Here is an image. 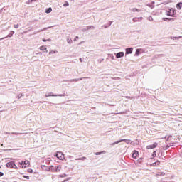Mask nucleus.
<instances>
[{"label": "nucleus", "instance_id": "nucleus-28", "mask_svg": "<svg viewBox=\"0 0 182 182\" xmlns=\"http://www.w3.org/2000/svg\"><path fill=\"white\" fill-rule=\"evenodd\" d=\"M170 147H173V144H169L166 145V146H165L164 150H168V149H170Z\"/></svg>", "mask_w": 182, "mask_h": 182}, {"label": "nucleus", "instance_id": "nucleus-57", "mask_svg": "<svg viewBox=\"0 0 182 182\" xmlns=\"http://www.w3.org/2000/svg\"><path fill=\"white\" fill-rule=\"evenodd\" d=\"M80 62H83V60L82 58L79 59Z\"/></svg>", "mask_w": 182, "mask_h": 182}, {"label": "nucleus", "instance_id": "nucleus-56", "mask_svg": "<svg viewBox=\"0 0 182 182\" xmlns=\"http://www.w3.org/2000/svg\"><path fill=\"white\" fill-rule=\"evenodd\" d=\"M50 41H52V39L50 38L47 39V42H50Z\"/></svg>", "mask_w": 182, "mask_h": 182}, {"label": "nucleus", "instance_id": "nucleus-11", "mask_svg": "<svg viewBox=\"0 0 182 182\" xmlns=\"http://www.w3.org/2000/svg\"><path fill=\"white\" fill-rule=\"evenodd\" d=\"M116 59H120V58L124 57V52L121 51L117 53H114Z\"/></svg>", "mask_w": 182, "mask_h": 182}, {"label": "nucleus", "instance_id": "nucleus-15", "mask_svg": "<svg viewBox=\"0 0 182 182\" xmlns=\"http://www.w3.org/2000/svg\"><path fill=\"white\" fill-rule=\"evenodd\" d=\"M46 97H58V95L54 94L53 92H47L45 95Z\"/></svg>", "mask_w": 182, "mask_h": 182}, {"label": "nucleus", "instance_id": "nucleus-21", "mask_svg": "<svg viewBox=\"0 0 182 182\" xmlns=\"http://www.w3.org/2000/svg\"><path fill=\"white\" fill-rule=\"evenodd\" d=\"M106 153V151H99V152H95L94 154L95 156H100V154H105Z\"/></svg>", "mask_w": 182, "mask_h": 182}, {"label": "nucleus", "instance_id": "nucleus-18", "mask_svg": "<svg viewBox=\"0 0 182 182\" xmlns=\"http://www.w3.org/2000/svg\"><path fill=\"white\" fill-rule=\"evenodd\" d=\"M151 167H157V166H160V161L156 160V161L150 164Z\"/></svg>", "mask_w": 182, "mask_h": 182}, {"label": "nucleus", "instance_id": "nucleus-62", "mask_svg": "<svg viewBox=\"0 0 182 182\" xmlns=\"http://www.w3.org/2000/svg\"><path fill=\"white\" fill-rule=\"evenodd\" d=\"M158 156H160V154H158Z\"/></svg>", "mask_w": 182, "mask_h": 182}, {"label": "nucleus", "instance_id": "nucleus-36", "mask_svg": "<svg viewBox=\"0 0 182 182\" xmlns=\"http://www.w3.org/2000/svg\"><path fill=\"white\" fill-rule=\"evenodd\" d=\"M79 80H83V77L75 78V79L73 80V82H79Z\"/></svg>", "mask_w": 182, "mask_h": 182}, {"label": "nucleus", "instance_id": "nucleus-52", "mask_svg": "<svg viewBox=\"0 0 182 182\" xmlns=\"http://www.w3.org/2000/svg\"><path fill=\"white\" fill-rule=\"evenodd\" d=\"M70 178H68L63 180L62 182H67V181H69Z\"/></svg>", "mask_w": 182, "mask_h": 182}, {"label": "nucleus", "instance_id": "nucleus-53", "mask_svg": "<svg viewBox=\"0 0 182 182\" xmlns=\"http://www.w3.org/2000/svg\"><path fill=\"white\" fill-rule=\"evenodd\" d=\"M87 31V27L82 28V32H86Z\"/></svg>", "mask_w": 182, "mask_h": 182}, {"label": "nucleus", "instance_id": "nucleus-55", "mask_svg": "<svg viewBox=\"0 0 182 182\" xmlns=\"http://www.w3.org/2000/svg\"><path fill=\"white\" fill-rule=\"evenodd\" d=\"M3 176H4V173L0 171V177H3Z\"/></svg>", "mask_w": 182, "mask_h": 182}, {"label": "nucleus", "instance_id": "nucleus-34", "mask_svg": "<svg viewBox=\"0 0 182 182\" xmlns=\"http://www.w3.org/2000/svg\"><path fill=\"white\" fill-rule=\"evenodd\" d=\"M67 42L68 43H69L70 45H72V43H73V41H72V38H67Z\"/></svg>", "mask_w": 182, "mask_h": 182}, {"label": "nucleus", "instance_id": "nucleus-13", "mask_svg": "<svg viewBox=\"0 0 182 182\" xmlns=\"http://www.w3.org/2000/svg\"><path fill=\"white\" fill-rule=\"evenodd\" d=\"M129 144L132 146H139L140 144V141H139V139H136L135 141H129Z\"/></svg>", "mask_w": 182, "mask_h": 182}, {"label": "nucleus", "instance_id": "nucleus-24", "mask_svg": "<svg viewBox=\"0 0 182 182\" xmlns=\"http://www.w3.org/2000/svg\"><path fill=\"white\" fill-rule=\"evenodd\" d=\"M157 156V151H154L152 153V158H150L151 160H153V159H154V157Z\"/></svg>", "mask_w": 182, "mask_h": 182}, {"label": "nucleus", "instance_id": "nucleus-45", "mask_svg": "<svg viewBox=\"0 0 182 182\" xmlns=\"http://www.w3.org/2000/svg\"><path fill=\"white\" fill-rule=\"evenodd\" d=\"M102 28H105V29H107V28H109L108 24H105L104 26H102Z\"/></svg>", "mask_w": 182, "mask_h": 182}, {"label": "nucleus", "instance_id": "nucleus-10", "mask_svg": "<svg viewBox=\"0 0 182 182\" xmlns=\"http://www.w3.org/2000/svg\"><path fill=\"white\" fill-rule=\"evenodd\" d=\"M132 53H133V48L132 47L127 48L125 49V56H127V55H132Z\"/></svg>", "mask_w": 182, "mask_h": 182}, {"label": "nucleus", "instance_id": "nucleus-4", "mask_svg": "<svg viewBox=\"0 0 182 182\" xmlns=\"http://www.w3.org/2000/svg\"><path fill=\"white\" fill-rule=\"evenodd\" d=\"M6 166L7 168H14L15 170H18V166L14 161H11L9 162H7Z\"/></svg>", "mask_w": 182, "mask_h": 182}, {"label": "nucleus", "instance_id": "nucleus-22", "mask_svg": "<svg viewBox=\"0 0 182 182\" xmlns=\"http://www.w3.org/2000/svg\"><path fill=\"white\" fill-rule=\"evenodd\" d=\"M176 8L178 10L181 9V8H182V2L181 1L176 4Z\"/></svg>", "mask_w": 182, "mask_h": 182}, {"label": "nucleus", "instance_id": "nucleus-25", "mask_svg": "<svg viewBox=\"0 0 182 182\" xmlns=\"http://www.w3.org/2000/svg\"><path fill=\"white\" fill-rule=\"evenodd\" d=\"M45 12H46V14H50V12H52V7L46 9Z\"/></svg>", "mask_w": 182, "mask_h": 182}, {"label": "nucleus", "instance_id": "nucleus-40", "mask_svg": "<svg viewBox=\"0 0 182 182\" xmlns=\"http://www.w3.org/2000/svg\"><path fill=\"white\" fill-rule=\"evenodd\" d=\"M58 51H55V50H51L49 52V55H54V53H57Z\"/></svg>", "mask_w": 182, "mask_h": 182}, {"label": "nucleus", "instance_id": "nucleus-32", "mask_svg": "<svg viewBox=\"0 0 182 182\" xmlns=\"http://www.w3.org/2000/svg\"><path fill=\"white\" fill-rule=\"evenodd\" d=\"M92 29H95V26H87V31H90Z\"/></svg>", "mask_w": 182, "mask_h": 182}, {"label": "nucleus", "instance_id": "nucleus-12", "mask_svg": "<svg viewBox=\"0 0 182 182\" xmlns=\"http://www.w3.org/2000/svg\"><path fill=\"white\" fill-rule=\"evenodd\" d=\"M162 21H164V22H174V21H176V18L164 17L162 18Z\"/></svg>", "mask_w": 182, "mask_h": 182}, {"label": "nucleus", "instance_id": "nucleus-14", "mask_svg": "<svg viewBox=\"0 0 182 182\" xmlns=\"http://www.w3.org/2000/svg\"><path fill=\"white\" fill-rule=\"evenodd\" d=\"M41 168L43 171H50V166H48L46 165H41Z\"/></svg>", "mask_w": 182, "mask_h": 182}, {"label": "nucleus", "instance_id": "nucleus-2", "mask_svg": "<svg viewBox=\"0 0 182 182\" xmlns=\"http://www.w3.org/2000/svg\"><path fill=\"white\" fill-rule=\"evenodd\" d=\"M17 166L21 167V168H26V167H31V162L28 160L21 161V162H18Z\"/></svg>", "mask_w": 182, "mask_h": 182}, {"label": "nucleus", "instance_id": "nucleus-39", "mask_svg": "<svg viewBox=\"0 0 182 182\" xmlns=\"http://www.w3.org/2000/svg\"><path fill=\"white\" fill-rule=\"evenodd\" d=\"M50 26L48 27V28H44L43 29L40 30V32H43V31H48V29H50Z\"/></svg>", "mask_w": 182, "mask_h": 182}, {"label": "nucleus", "instance_id": "nucleus-54", "mask_svg": "<svg viewBox=\"0 0 182 182\" xmlns=\"http://www.w3.org/2000/svg\"><path fill=\"white\" fill-rule=\"evenodd\" d=\"M42 41H43V42H48V40L46 39V38H43V39H42Z\"/></svg>", "mask_w": 182, "mask_h": 182}, {"label": "nucleus", "instance_id": "nucleus-43", "mask_svg": "<svg viewBox=\"0 0 182 182\" xmlns=\"http://www.w3.org/2000/svg\"><path fill=\"white\" fill-rule=\"evenodd\" d=\"M147 19L148 21H150V22H153V17L151 16H149Z\"/></svg>", "mask_w": 182, "mask_h": 182}, {"label": "nucleus", "instance_id": "nucleus-17", "mask_svg": "<svg viewBox=\"0 0 182 182\" xmlns=\"http://www.w3.org/2000/svg\"><path fill=\"white\" fill-rule=\"evenodd\" d=\"M154 4H156L155 1H151L150 3H147L146 6H148L149 8H151V9H154V6H155Z\"/></svg>", "mask_w": 182, "mask_h": 182}, {"label": "nucleus", "instance_id": "nucleus-61", "mask_svg": "<svg viewBox=\"0 0 182 182\" xmlns=\"http://www.w3.org/2000/svg\"><path fill=\"white\" fill-rule=\"evenodd\" d=\"M38 55H42V53H38Z\"/></svg>", "mask_w": 182, "mask_h": 182}, {"label": "nucleus", "instance_id": "nucleus-48", "mask_svg": "<svg viewBox=\"0 0 182 182\" xmlns=\"http://www.w3.org/2000/svg\"><path fill=\"white\" fill-rule=\"evenodd\" d=\"M26 4H27V5H29L30 4H32L31 0H28Z\"/></svg>", "mask_w": 182, "mask_h": 182}, {"label": "nucleus", "instance_id": "nucleus-50", "mask_svg": "<svg viewBox=\"0 0 182 182\" xmlns=\"http://www.w3.org/2000/svg\"><path fill=\"white\" fill-rule=\"evenodd\" d=\"M14 26L16 29H18V28H19V24H14Z\"/></svg>", "mask_w": 182, "mask_h": 182}, {"label": "nucleus", "instance_id": "nucleus-33", "mask_svg": "<svg viewBox=\"0 0 182 182\" xmlns=\"http://www.w3.org/2000/svg\"><path fill=\"white\" fill-rule=\"evenodd\" d=\"M132 11V12H140V9L137 8H133Z\"/></svg>", "mask_w": 182, "mask_h": 182}, {"label": "nucleus", "instance_id": "nucleus-26", "mask_svg": "<svg viewBox=\"0 0 182 182\" xmlns=\"http://www.w3.org/2000/svg\"><path fill=\"white\" fill-rule=\"evenodd\" d=\"M173 137V136L169 135V136H165L164 139L166 140V141H168V140H170V139H171Z\"/></svg>", "mask_w": 182, "mask_h": 182}, {"label": "nucleus", "instance_id": "nucleus-30", "mask_svg": "<svg viewBox=\"0 0 182 182\" xmlns=\"http://www.w3.org/2000/svg\"><path fill=\"white\" fill-rule=\"evenodd\" d=\"M156 176H159L160 177H164V176H166V173L164 172H159Z\"/></svg>", "mask_w": 182, "mask_h": 182}, {"label": "nucleus", "instance_id": "nucleus-58", "mask_svg": "<svg viewBox=\"0 0 182 182\" xmlns=\"http://www.w3.org/2000/svg\"><path fill=\"white\" fill-rule=\"evenodd\" d=\"M37 0H31V3L32 2H36Z\"/></svg>", "mask_w": 182, "mask_h": 182}, {"label": "nucleus", "instance_id": "nucleus-42", "mask_svg": "<svg viewBox=\"0 0 182 182\" xmlns=\"http://www.w3.org/2000/svg\"><path fill=\"white\" fill-rule=\"evenodd\" d=\"M23 178H26V180H29L31 178L29 177V176H26V175H23Z\"/></svg>", "mask_w": 182, "mask_h": 182}, {"label": "nucleus", "instance_id": "nucleus-1", "mask_svg": "<svg viewBox=\"0 0 182 182\" xmlns=\"http://www.w3.org/2000/svg\"><path fill=\"white\" fill-rule=\"evenodd\" d=\"M165 14L167 16H171V18H176L177 16L176 15H177V10L173 9V7H168Z\"/></svg>", "mask_w": 182, "mask_h": 182}, {"label": "nucleus", "instance_id": "nucleus-3", "mask_svg": "<svg viewBox=\"0 0 182 182\" xmlns=\"http://www.w3.org/2000/svg\"><path fill=\"white\" fill-rule=\"evenodd\" d=\"M60 170H62V166L60 165L55 166L53 165L50 166V171H51V173H58V171H60Z\"/></svg>", "mask_w": 182, "mask_h": 182}, {"label": "nucleus", "instance_id": "nucleus-29", "mask_svg": "<svg viewBox=\"0 0 182 182\" xmlns=\"http://www.w3.org/2000/svg\"><path fill=\"white\" fill-rule=\"evenodd\" d=\"M76 161L82 160V161H85L86 160V156H82L81 158H77L75 159Z\"/></svg>", "mask_w": 182, "mask_h": 182}, {"label": "nucleus", "instance_id": "nucleus-35", "mask_svg": "<svg viewBox=\"0 0 182 182\" xmlns=\"http://www.w3.org/2000/svg\"><path fill=\"white\" fill-rule=\"evenodd\" d=\"M63 6L65 8L69 6V2L68 1H65V3L63 4Z\"/></svg>", "mask_w": 182, "mask_h": 182}, {"label": "nucleus", "instance_id": "nucleus-49", "mask_svg": "<svg viewBox=\"0 0 182 182\" xmlns=\"http://www.w3.org/2000/svg\"><path fill=\"white\" fill-rule=\"evenodd\" d=\"M103 60H105L104 58H100L98 60V62H99V63H102V62H103Z\"/></svg>", "mask_w": 182, "mask_h": 182}, {"label": "nucleus", "instance_id": "nucleus-20", "mask_svg": "<svg viewBox=\"0 0 182 182\" xmlns=\"http://www.w3.org/2000/svg\"><path fill=\"white\" fill-rule=\"evenodd\" d=\"M132 21L133 22H140V21H143V17H134Z\"/></svg>", "mask_w": 182, "mask_h": 182}, {"label": "nucleus", "instance_id": "nucleus-41", "mask_svg": "<svg viewBox=\"0 0 182 182\" xmlns=\"http://www.w3.org/2000/svg\"><path fill=\"white\" fill-rule=\"evenodd\" d=\"M27 173H30L32 174V173H33V169H32V168H28V169L27 170Z\"/></svg>", "mask_w": 182, "mask_h": 182}, {"label": "nucleus", "instance_id": "nucleus-27", "mask_svg": "<svg viewBox=\"0 0 182 182\" xmlns=\"http://www.w3.org/2000/svg\"><path fill=\"white\" fill-rule=\"evenodd\" d=\"M143 160H144V158L141 157V158H139L136 161H137V163H139V164H141V163H143Z\"/></svg>", "mask_w": 182, "mask_h": 182}, {"label": "nucleus", "instance_id": "nucleus-9", "mask_svg": "<svg viewBox=\"0 0 182 182\" xmlns=\"http://www.w3.org/2000/svg\"><path fill=\"white\" fill-rule=\"evenodd\" d=\"M139 156H140V153L139 152V151L137 150H134L132 152V159H136L139 157Z\"/></svg>", "mask_w": 182, "mask_h": 182}, {"label": "nucleus", "instance_id": "nucleus-38", "mask_svg": "<svg viewBox=\"0 0 182 182\" xmlns=\"http://www.w3.org/2000/svg\"><path fill=\"white\" fill-rule=\"evenodd\" d=\"M23 96H25V95H23V93H20L17 95V99H21V97H22Z\"/></svg>", "mask_w": 182, "mask_h": 182}, {"label": "nucleus", "instance_id": "nucleus-63", "mask_svg": "<svg viewBox=\"0 0 182 182\" xmlns=\"http://www.w3.org/2000/svg\"><path fill=\"white\" fill-rule=\"evenodd\" d=\"M158 156H160V154H158Z\"/></svg>", "mask_w": 182, "mask_h": 182}, {"label": "nucleus", "instance_id": "nucleus-37", "mask_svg": "<svg viewBox=\"0 0 182 182\" xmlns=\"http://www.w3.org/2000/svg\"><path fill=\"white\" fill-rule=\"evenodd\" d=\"M108 56L110 59L114 60V55H113V54H108Z\"/></svg>", "mask_w": 182, "mask_h": 182}, {"label": "nucleus", "instance_id": "nucleus-6", "mask_svg": "<svg viewBox=\"0 0 182 182\" xmlns=\"http://www.w3.org/2000/svg\"><path fill=\"white\" fill-rule=\"evenodd\" d=\"M55 156L58 159V160L63 161L65 159V154L62 151H57L55 154Z\"/></svg>", "mask_w": 182, "mask_h": 182}, {"label": "nucleus", "instance_id": "nucleus-51", "mask_svg": "<svg viewBox=\"0 0 182 182\" xmlns=\"http://www.w3.org/2000/svg\"><path fill=\"white\" fill-rule=\"evenodd\" d=\"M79 39V36H75L74 38V41L76 42V41H77Z\"/></svg>", "mask_w": 182, "mask_h": 182}, {"label": "nucleus", "instance_id": "nucleus-16", "mask_svg": "<svg viewBox=\"0 0 182 182\" xmlns=\"http://www.w3.org/2000/svg\"><path fill=\"white\" fill-rule=\"evenodd\" d=\"M40 50H42L44 53H48V48H46V46H41L39 48Z\"/></svg>", "mask_w": 182, "mask_h": 182}, {"label": "nucleus", "instance_id": "nucleus-60", "mask_svg": "<svg viewBox=\"0 0 182 182\" xmlns=\"http://www.w3.org/2000/svg\"><path fill=\"white\" fill-rule=\"evenodd\" d=\"M109 59H110V58H109V55H108V57L107 58V60H109Z\"/></svg>", "mask_w": 182, "mask_h": 182}, {"label": "nucleus", "instance_id": "nucleus-19", "mask_svg": "<svg viewBox=\"0 0 182 182\" xmlns=\"http://www.w3.org/2000/svg\"><path fill=\"white\" fill-rule=\"evenodd\" d=\"M141 52H143V49L137 48L135 52V56H139V55H141Z\"/></svg>", "mask_w": 182, "mask_h": 182}, {"label": "nucleus", "instance_id": "nucleus-8", "mask_svg": "<svg viewBox=\"0 0 182 182\" xmlns=\"http://www.w3.org/2000/svg\"><path fill=\"white\" fill-rule=\"evenodd\" d=\"M14 34L15 31H11L10 33L6 37L0 38V41H4V39H8V38H12V36H14Z\"/></svg>", "mask_w": 182, "mask_h": 182}, {"label": "nucleus", "instance_id": "nucleus-44", "mask_svg": "<svg viewBox=\"0 0 182 182\" xmlns=\"http://www.w3.org/2000/svg\"><path fill=\"white\" fill-rule=\"evenodd\" d=\"M67 95L65 93H63V94H58V96L60 97H65Z\"/></svg>", "mask_w": 182, "mask_h": 182}, {"label": "nucleus", "instance_id": "nucleus-59", "mask_svg": "<svg viewBox=\"0 0 182 182\" xmlns=\"http://www.w3.org/2000/svg\"><path fill=\"white\" fill-rule=\"evenodd\" d=\"M2 11H4V9H0V14L2 12Z\"/></svg>", "mask_w": 182, "mask_h": 182}, {"label": "nucleus", "instance_id": "nucleus-5", "mask_svg": "<svg viewBox=\"0 0 182 182\" xmlns=\"http://www.w3.org/2000/svg\"><path fill=\"white\" fill-rule=\"evenodd\" d=\"M123 141L127 144H130V139H119L115 142H113L112 144H110V146H116V144H119V143H122Z\"/></svg>", "mask_w": 182, "mask_h": 182}, {"label": "nucleus", "instance_id": "nucleus-31", "mask_svg": "<svg viewBox=\"0 0 182 182\" xmlns=\"http://www.w3.org/2000/svg\"><path fill=\"white\" fill-rule=\"evenodd\" d=\"M59 177H60V178H65V177H68V174H66V173H63V174L59 175Z\"/></svg>", "mask_w": 182, "mask_h": 182}, {"label": "nucleus", "instance_id": "nucleus-23", "mask_svg": "<svg viewBox=\"0 0 182 182\" xmlns=\"http://www.w3.org/2000/svg\"><path fill=\"white\" fill-rule=\"evenodd\" d=\"M171 39H172V41H178V39H181V36H171Z\"/></svg>", "mask_w": 182, "mask_h": 182}, {"label": "nucleus", "instance_id": "nucleus-46", "mask_svg": "<svg viewBox=\"0 0 182 182\" xmlns=\"http://www.w3.org/2000/svg\"><path fill=\"white\" fill-rule=\"evenodd\" d=\"M11 134H16V136H18V134H22V133H19V132H11Z\"/></svg>", "mask_w": 182, "mask_h": 182}, {"label": "nucleus", "instance_id": "nucleus-47", "mask_svg": "<svg viewBox=\"0 0 182 182\" xmlns=\"http://www.w3.org/2000/svg\"><path fill=\"white\" fill-rule=\"evenodd\" d=\"M112 23H113V21H109L108 23H107V25H108V26L109 27L112 25Z\"/></svg>", "mask_w": 182, "mask_h": 182}, {"label": "nucleus", "instance_id": "nucleus-7", "mask_svg": "<svg viewBox=\"0 0 182 182\" xmlns=\"http://www.w3.org/2000/svg\"><path fill=\"white\" fill-rule=\"evenodd\" d=\"M157 146H159V144L157 142H154L152 144L148 145L146 149L147 150H153V149H156Z\"/></svg>", "mask_w": 182, "mask_h": 182}]
</instances>
